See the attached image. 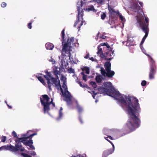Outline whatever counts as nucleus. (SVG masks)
I'll return each mask as SVG.
<instances>
[{"label":"nucleus","mask_w":157,"mask_h":157,"mask_svg":"<svg viewBox=\"0 0 157 157\" xmlns=\"http://www.w3.org/2000/svg\"><path fill=\"white\" fill-rule=\"evenodd\" d=\"M142 29L144 32L145 33V35L144 36V37L147 38L148 36V33H149V29L147 28V27H143L142 28Z\"/></svg>","instance_id":"obj_19"},{"label":"nucleus","mask_w":157,"mask_h":157,"mask_svg":"<svg viewBox=\"0 0 157 157\" xmlns=\"http://www.w3.org/2000/svg\"><path fill=\"white\" fill-rule=\"evenodd\" d=\"M20 154L21 156L23 157H32L31 156L28 154L25 153H21Z\"/></svg>","instance_id":"obj_30"},{"label":"nucleus","mask_w":157,"mask_h":157,"mask_svg":"<svg viewBox=\"0 0 157 157\" xmlns=\"http://www.w3.org/2000/svg\"><path fill=\"white\" fill-rule=\"evenodd\" d=\"M12 135L14 136V137L16 138H18V137L17 135L16 132L14 131H13L12 132Z\"/></svg>","instance_id":"obj_35"},{"label":"nucleus","mask_w":157,"mask_h":157,"mask_svg":"<svg viewBox=\"0 0 157 157\" xmlns=\"http://www.w3.org/2000/svg\"><path fill=\"white\" fill-rule=\"evenodd\" d=\"M3 150H9L12 152H15L20 150L21 151H24V148L22 147L21 143H16L15 146L11 145H5L2 146Z\"/></svg>","instance_id":"obj_7"},{"label":"nucleus","mask_w":157,"mask_h":157,"mask_svg":"<svg viewBox=\"0 0 157 157\" xmlns=\"http://www.w3.org/2000/svg\"><path fill=\"white\" fill-rule=\"evenodd\" d=\"M45 47L47 49L52 50L54 47V45L52 43H47L45 44Z\"/></svg>","instance_id":"obj_16"},{"label":"nucleus","mask_w":157,"mask_h":157,"mask_svg":"<svg viewBox=\"0 0 157 157\" xmlns=\"http://www.w3.org/2000/svg\"><path fill=\"white\" fill-rule=\"evenodd\" d=\"M112 146H113V148H112L111 149H114V145L113 144L112 145Z\"/></svg>","instance_id":"obj_62"},{"label":"nucleus","mask_w":157,"mask_h":157,"mask_svg":"<svg viewBox=\"0 0 157 157\" xmlns=\"http://www.w3.org/2000/svg\"><path fill=\"white\" fill-rule=\"evenodd\" d=\"M72 157H85L84 156L82 155L79 154L78 155H77L76 156H72Z\"/></svg>","instance_id":"obj_43"},{"label":"nucleus","mask_w":157,"mask_h":157,"mask_svg":"<svg viewBox=\"0 0 157 157\" xmlns=\"http://www.w3.org/2000/svg\"><path fill=\"white\" fill-rule=\"evenodd\" d=\"M81 70L82 71H85L86 73L88 74L90 73V69L89 67H84L81 68Z\"/></svg>","instance_id":"obj_21"},{"label":"nucleus","mask_w":157,"mask_h":157,"mask_svg":"<svg viewBox=\"0 0 157 157\" xmlns=\"http://www.w3.org/2000/svg\"><path fill=\"white\" fill-rule=\"evenodd\" d=\"M89 59L91 60L92 61H94V58L93 57H91L89 58Z\"/></svg>","instance_id":"obj_55"},{"label":"nucleus","mask_w":157,"mask_h":157,"mask_svg":"<svg viewBox=\"0 0 157 157\" xmlns=\"http://www.w3.org/2000/svg\"><path fill=\"white\" fill-rule=\"evenodd\" d=\"M145 40L144 39H142L141 42V43H140V46H141V45H142L144 43V41H145Z\"/></svg>","instance_id":"obj_48"},{"label":"nucleus","mask_w":157,"mask_h":157,"mask_svg":"<svg viewBox=\"0 0 157 157\" xmlns=\"http://www.w3.org/2000/svg\"><path fill=\"white\" fill-rule=\"evenodd\" d=\"M94 2H97L98 3H100L101 4L103 2L102 0H93Z\"/></svg>","instance_id":"obj_40"},{"label":"nucleus","mask_w":157,"mask_h":157,"mask_svg":"<svg viewBox=\"0 0 157 157\" xmlns=\"http://www.w3.org/2000/svg\"><path fill=\"white\" fill-rule=\"evenodd\" d=\"M17 139L15 140V141L16 143H21V141H22L21 137V138H17Z\"/></svg>","instance_id":"obj_31"},{"label":"nucleus","mask_w":157,"mask_h":157,"mask_svg":"<svg viewBox=\"0 0 157 157\" xmlns=\"http://www.w3.org/2000/svg\"><path fill=\"white\" fill-rule=\"evenodd\" d=\"M87 9L88 11H92L94 12L97 11V10L94 8V6H88Z\"/></svg>","instance_id":"obj_26"},{"label":"nucleus","mask_w":157,"mask_h":157,"mask_svg":"<svg viewBox=\"0 0 157 157\" xmlns=\"http://www.w3.org/2000/svg\"><path fill=\"white\" fill-rule=\"evenodd\" d=\"M79 120L80 122V123H81V124H82L83 123V121H82V119L81 117L80 116H79Z\"/></svg>","instance_id":"obj_51"},{"label":"nucleus","mask_w":157,"mask_h":157,"mask_svg":"<svg viewBox=\"0 0 157 157\" xmlns=\"http://www.w3.org/2000/svg\"><path fill=\"white\" fill-rule=\"evenodd\" d=\"M112 53V54L113 53V52H108V51H107L105 53H104V55L102 57V58H104L105 59H107L108 60H110L112 58H106L107 57H110L111 56V54Z\"/></svg>","instance_id":"obj_14"},{"label":"nucleus","mask_w":157,"mask_h":157,"mask_svg":"<svg viewBox=\"0 0 157 157\" xmlns=\"http://www.w3.org/2000/svg\"><path fill=\"white\" fill-rule=\"evenodd\" d=\"M112 48L110 47L109 48H108V50L107 51L108 52H112Z\"/></svg>","instance_id":"obj_50"},{"label":"nucleus","mask_w":157,"mask_h":157,"mask_svg":"<svg viewBox=\"0 0 157 157\" xmlns=\"http://www.w3.org/2000/svg\"><path fill=\"white\" fill-rule=\"evenodd\" d=\"M106 16V14L104 13L101 16V18L103 20L105 18Z\"/></svg>","instance_id":"obj_36"},{"label":"nucleus","mask_w":157,"mask_h":157,"mask_svg":"<svg viewBox=\"0 0 157 157\" xmlns=\"http://www.w3.org/2000/svg\"><path fill=\"white\" fill-rule=\"evenodd\" d=\"M46 75H43V76L47 80L48 87L50 91L52 90L51 86L54 85L58 90H59L58 85L57 84V79L52 76V73L50 72H48L47 70L45 71Z\"/></svg>","instance_id":"obj_4"},{"label":"nucleus","mask_w":157,"mask_h":157,"mask_svg":"<svg viewBox=\"0 0 157 157\" xmlns=\"http://www.w3.org/2000/svg\"><path fill=\"white\" fill-rule=\"evenodd\" d=\"M63 108L61 107L60 109L59 110V117L57 118L56 119L57 121H59L63 116V113H62V110Z\"/></svg>","instance_id":"obj_23"},{"label":"nucleus","mask_w":157,"mask_h":157,"mask_svg":"<svg viewBox=\"0 0 157 157\" xmlns=\"http://www.w3.org/2000/svg\"><path fill=\"white\" fill-rule=\"evenodd\" d=\"M112 146H113V148H112L111 149H114V145L113 144L112 145Z\"/></svg>","instance_id":"obj_63"},{"label":"nucleus","mask_w":157,"mask_h":157,"mask_svg":"<svg viewBox=\"0 0 157 157\" xmlns=\"http://www.w3.org/2000/svg\"><path fill=\"white\" fill-rule=\"evenodd\" d=\"M6 136H2L1 137V141L3 142H5L6 141Z\"/></svg>","instance_id":"obj_33"},{"label":"nucleus","mask_w":157,"mask_h":157,"mask_svg":"<svg viewBox=\"0 0 157 157\" xmlns=\"http://www.w3.org/2000/svg\"><path fill=\"white\" fill-rule=\"evenodd\" d=\"M62 87L65 90V92H64L63 90V92L62 93L63 96L66 98V101L68 105H71L72 104L71 95L70 92L67 90V88L66 85V82L64 81L63 82Z\"/></svg>","instance_id":"obj_8"},{"label":"nucleus","mask_w":157,"mask_h":157,"mask_svg":"<svg viewBox=\"0 0 157 157\" xmlns=\"http://www.w3.org/2000/svg\"><path fill=\"white\" fill-rule=\"evenodd\" d=\"M38 79L44 85H45L46 84L44 79L41 76H36Z\"/></svg>","instance_id":"obj_24"},{"label":"nucleus","mask_w":157,"mask_h":157,"mask_svg":"<svg viewBox=\"0 0 157 157\" xmlns=\"http://www.w3.org/2000/svg\"><path fill=\"white\" fill-rule=\"evenodd\" d=\"M30 154L31 155H32L33 156H34L36 155V152L34 151H31Z\"/></svg>","instance_id":"obj_45"},{"label":"nucleus","mask_w":157,"mask_h":157,"mask_svg":"<svg viewBox=\"0 0 157 157\" xmlns=\"http://www.w3.org/2000/svg\"><path fill=\"white\" fill-rule=\"evenodd\" d=\"M28 132H27V133L26 134H23L21 135V137H27V136H28Z\"/></svg>","instance_id":"obj_44"},{"label":"nucleus","mask_w":157,"mask_h":157,"mask_svg":"<svg viewBox=\"0 0 157 157\" xmlns=\"http://www.w3.org/2000/svg\"><path fill=\"white\" fill-rule=\"evenodd\" d=\"M60 68H58L56 66H54L53 69L52 73L55 76V78L57 79V84L58 85L59 89H60L61 91L63 92V89L61 87L60 83V81L59 79V77L58 76V75L60 74Z\"/></svg>","instance_id":"obj_9"},{"label":"nucleus","mask_w":157,"mask_h":157,"mask_svg":"<svg viewBox=\"0 0 157 157\" xmlns=\"http://www.w3.org/2000/svg\"><path fill=\"white\" fill-rule=\"evenodd\" d=\"M51 101H52V102L51 103V104L52 105V108H53L55 107V103L53 102V100L52 99Z\"/></svg>","instance_id":"obj_42"},{"label":"nucleus","mask_w":157,"mask_h":157,"mask_svg":"<svg viewBox=\"0 0 157 157\" xmlns=\"http://www.w3.org/2000/svg\"><path fill=\"white\" fill-rule=\"evenodd\" d=\"M109 12L111 14L114 15L115 13H116V12L112 8H110L109 9Z\"/></svg>","instance_id":"obj_27"},{"label":"nucleus","mask_w":157,"mask_h":157,"mask_svg":"<svg viewBox=\"0 0 157 157\" xmlns=\"http://www.w3.org/2000/svg\"><path fill=\"white\" fill-rule=\"evenodd\" d=\"M100 71L101 75L105 77L106 76L108 78H112L114 75L115 72L113 71L109 70V71H105L103 67L101 68Z\"/></svg>","instance_id":"obj_11"},{"label":"nucleus","mask_w":157,"mask_h":157,"mask_svg":"<svg viewBox=\"0 0 157 157\" xmlns=\"http://www.w3.org/2000/svg\"><path fill=\"white\" fill-rule=\"evenodd\" d=\"M78 83L80 85V86L83 87H84V86L82 85L81 82L78 81Z\"/></svg>","instance_id":"obj_47"},{"label":"nucleus","mask_w":157,"mask_h":157,"mask_svg":"<svg viewBox=\"0 0 157 157\" xmlns=\"http://www.w3.org/2000/svg\"><path fill=\"white\" fill-rule=\"evenodd\" d=\"M146 55L150 59V69L149 77V79H152L154 78L155 75L156 73L157 70V66L156 64L155 61L152 57L148 54H146Z\"/></svg>","instance_id":"obj_5"},{"label":"nucleus","mask_w":157,"mask_h":157,"mask_svg":"<svg viewBox=\"0 0 157 157\" xmlns=\"http://www.w3.org/2000/svg\"><path fill=\"white\" fill-rule=\"evenodd\" d=\"M101 78L102 76L101 75H97L96 77L95 80L97 82L100 83L102 81Z\"/></svg>","instance_id":"obj_25"},{"label":"nucleus","mask_w":157,"mask_h":157,"mask_svg":"<svg viewBox=\"0 0 157 157\" xmlns=\"http://www.w3.org/2000/svg\"><path fill=\"white\" fill-rule=\"evenodd\" d=\"M106 36L104 35H102L100 36V38L103 39H105L106 38Z\"/></svg>","instance_id":"obj_49"},{"label":"nucleus","mask_w":157,"mask_h":157,"mask_svg":"<svg viewBox=\"0 0 157 157\" xmlns=\"http://www.w3.org/2000/svg\"><path fill=\"white\" fill-rule=\"evenodd\" d=\"M7 105L9 109H11L12 108V107L11 106L7 104Z\"/></svg>","instance_id":"obj_59"},{"label":"nucleus","mask_w":157,"mask_h":157,"mask_svg":"<svg viewBox=\"0 0 157 157\" xmlns=\"http://www.w3.org/2000/svg\"><path fill=\"white\" fill-rule=\"evenodd\" d=\"M90 84L93 87L95 88L97 87V85L96 82H94L91 81L90 82Z\"/></svg>","instance_id":"obj_28"},{"label":"nucleus","mask_w":157,"mask_h":157,"mask_svg":"<svg viewBox=\"0 0 157 157\" xmlns=\"http://www.w3.org/2000/svg\"><path fill=\"white\" fill-rule=\"evenodd\" d=\"M119 17H120V18L121 19V20L122 21H123V16L121 15H119Z\"/></svg>","instance_id":"obj_52"},{"label":"nucleus","mask_w":157,"mask_h":157,"mask_svg":"<svg viewBox=\"0 0 157 157\" xmlns=\"http://www.w3.org/2000/svg\"><path fill=\"white\" fill-rule=\"evenodd\" d=\"M2 150H3V149L2 146L1 147H0V151Z\"/></svg>","instance_id":"obj_64"},{"label":"nucleus","mask_w":157,"mask_h":157,"mask_svg":"<svg viewBox=\"0 0 157 157\" xmlns=\"http://www.w3.org/2000/svg\"><path fill=\"white\" fill-rule=\"evenodd\" d=\"M137 22L136 24L137 26L139 27H141V28L143 27H147L148 28V18L145 17V20L146 23L142 21V17H141L137 16L136 17Z\"/></svg>","instance_id":"obj_10"},{"label":"nucleus","mask_w":157,"mask_h":157,"mask_svg":"<svg viewBox=\"0 0 157 157\" xmlns=\"http://www.w3.org/2000/svg\"><path fill=\"white\" fill-rule=\"evenodd\" d=\"M83 6L82 2L81 1L80 2H78L77 6L78 11V14L77 15V20L75 22L74 27H77L78 31L80 30L81 27L83 25V10L81 9Z\"/></svg>","instance_id":"obj_3"},{"label":"nucleus","mask_w":157,"mask_h":157,"mask_svg":"<svg viewBox=\"0 0 157 157\" xmlns=\"http://www.w3.org/2000/svg\"><path fill=\"white\" fill-rule=\"evenodd\" d=\"M98 51H97V54L99 55V54L100 55V56L102 58V57L103 56L104 53H103V52L102 50V49L101 48H100V47L99 46L98 47Z\"/></svg>","instance_id":"obj_18"},{"label":"nucleus","mask_w":157,"mask_h":157,"mask_svg":"<svg viewBox=\"0 0 157 157\" xmlns=\"http://www.w3.org/2000/svg\"><path fill=\"white\" fill-rule=\"evenodd\" d=\"M6 2H3L1 4V6L2 8H4L6 6Z\"/></svg>","instance_id":"obj_38"},{"label":"nucleus","mask_w":157,"mask_h":157,"mask_svg":"<svg viewBox=\"0 0 157 157\" xmlns=\"http://www.w3.org/2000/svg\"><path fill=\"white\" fill-rule=\"evenodd\" d=\"M105 46H106L108 48H110V46L108 44V43L106 44V45H105Z\"/></svg>","instance_id":"obj_54"},{"label":"nucleus","mask_w":157,"mask_h":157,"mask_svg":"<svg viewBox=\"0 0 157 157\" xmlns=\"http://www.w3.org/2000/svg\"><path fill=\"white\" fill-rule=\"evenodd\" d=\"M67 71L69 73H74L75 72L74 70L72 68H69Z\"/></svg>","instance_id":"obj_32"},{"label":"nucleus","mask_w":157,"mask_h":157,"mask_svg":"<svg viewBox=\"0 0 157 157\" xmlns=\"http://www.w3.org/2000/svg\"><path fill=\"white\" fill-rule=\"evenodd\" d=\"M65 29H63L61 32L62 37V44L63 46L61 51L62 55L63 56H66V53L68 54V56L70 58L71 56L70 52L71 51L72 46L71 45V43L73 42L74 40V38L71 37L70 38H69L67 41L64 42Z\"/></svg>","instance_id":"obj_2"},{"label":"nucleus","mask_w":157,"mask_h":157,"mask_svg":"<svg viewBox=\"0 0 157 157\" xmlns=\"http://www.w3.org/2000/svg\"><path fill=\"white\" fill-rule=\"evenodd\" d=\"M81 74L83 76H84V75H85V74L84 73V72L83 71L82 72H81Z\"/></svg>","instance_id":"obj_60"},{"label":"nucleus","mask_w":157,"mask_h":157,"mask_svg":"<svg viewBox=\"0 0 157 157\" xmlns=\"http://www.w3.org/2000/svg\"><path fill=\"white\" fill-rule=\"evenodd\" d=\"M36 134V133H34L33 134H32L30 135H29L28 136H27V137H21L22 139V141H21V142L23 143H23L25 142L26 141V140L28 139H31L33 136H34V135Z\"/></svg>","instance_id":"obj_15"},{"label":"nucleus","mask_w":157,"mask_h":157,"mask_svg":"<svg viewBox=\"0 0 157 157\" xmlns=\"http://www.w3.org/2000/svg\"><path fill=\"white\" fill-rule=\"evenodd\" d=\"M33 22V21H31L30 22H29L28 23L27 26L28 27V28L29 29H31L32 28V22Z\"/></svg>","instance_id":"obj_34"},{"label":"nucleus","mask_w":157,"mask_h":157,"mask_svg":"<svg viewBox=\"0 0 157 157\" xmlns=\"http://www.w3.org/2000/svg\"><path fill=\"white\" fill-rule=\"evenodd\" d=\"M33 140L31 139H30L28 140H26L25 142L23 143V144L25 146H29L30 144H33Z\"/></svg>","instance_id":"obj_20"},{"label":"nucleus","mask_w":157,"mask_h":157,"mask_svg":"<svg viewBox=\"0 0 157 157\" xmlns=\"http://www.w3.org/2000/svg\"><path fill=\"white\" fill-rule=\"evenodd\" d=\"M64 77L62 75L60 79L61 80H63V79L64 78Z\"/></svg>","instance_id":"obj_58"},{"label":"nucleus","mask_w":157,"mask_h":157,"mask_svg":"<svg viewBox=\"0 0 157 157\" xmlns=\"http://www.w3.org/2000/svg\"><path fill=\"white\" fill-rule=\"evenodd\" d=\"M127 40L128 42H129L130 43H132L133 41V39L132 37H130L128 36L127 37Z\"/></svg>","instance_id":"obj_29"},{"label":"nucleus","mask_w":157,"mask_h":157,"mask_svg":"<svg viewBox=\"0 0 157 157\" xmlns=\"http://www.w3.org/2000/svg\"><path fill=\"white\" fill-rule=\"evenodd\" d=\"M132 8L133 9L134 12H138L140 8L137 3H134L132 6Z\"/></svg>","instance_id":"obj_13"},{"label":"nucleus","mask_w":157,"mask_h":157,"mask_svg":"<svg viewBox=\"0 0 157 157\" xmlns=\"http://www.w3.org/2000/svg\"><path fill=\"white\" fill-rule=\"evenodd\" d=\"M147 84V82L145 80L143 81L141 83V85L143 86H145Z\"/></svg>","instance_id":"obj_39"},{"label":"nucleus","mask_w":157,"mask_h":157,"mask_svg":"<svg viewBox=\"0 0 157 157\" xmlns=\"http://www.w3.org/2000/svg\"><path fill=\"white\" fill-rule=\"evenodd\" d=\"M107 137L109 138L110 140H113V138L111 136H108Z\"/></svg>","instance_id":"obj_57"},{"label":"nucleus","mask_w":157,"mask_h":157,"mask_svg":"<svg viewBox=\"0 0 157 157\" xmlns=\"http://www.w3.org/2000/svg\"><path fill=\"white\" fill-rule=\"evenodd\" d=\"M111 63L109 62H107L105 63L104 67L105 68L106 71L111 70Z\"/></svg>","instance_id":"obj_17"},{"label":"nucleus","mask_w":157,"mask_h":157,"mask_svg":"<svg viewBox=\"0 0 157 157\" xmlns=\"http://www.w3.org/2000/svg\"><path fill=\"white\" fill-rule=\"evenodd\" d=\"M30 147V148L27 147V148L29 149H32V150H34L35 148L33 145H32V144H30V145L29 146Z\"/></svg>","instance_id":"obj_37"},{"label":"nucleus","mask_w":157,"mask_h":157,"mask_svg":"<svg viewBox=\"0 0 157 157\" xmlns=\"http://www.w3.org/2000/svg\"><path fill=\"white\" fill-rule=\"evenodd\" d=\"M102 87L98 88L99 92L115 98L121 104L125 105L127 109L128 114L130 115V119L126 124L127 128L131 131L134 130L140 126V121L135 115V113L140 109V105L138 99L134 98L132 101L130 97L122 94L118 91L115 90L112 87L108 84V82L103 84Z\"/></svg>","instance_id":"obj_1"},{"label":"nucleus","mask_w":157,"mask_h":157,"mask_svg":"<svg viewBox=\"0 0 157 157\" xmlns=\"http://www.w3.org/2000/svg\"><path fill=\"white\" fill-rule=\"evenodd\" d=\"M114 152V149H109L105 150L103 152L102 157H107Z\"/></svg>","instance_id":"obj_12"},{"label":"nucleus","mask_w":157,"mask_h":157,"mask_svg":"<svg viewBox=\"0 0 157 157\" xmlns=\"http://www.w3.org/2000/svg\"><path fill=\"white\" fill-rule=\"evenodd\" d=\"M50 98L47 94H44L40 98V102L42 105L43 106L44 113L48 112L50 110L49 106L52 101L48 102Z\"/></svg>","instance_id":"obj_6"},{"label":"nucleus","mask_w":157,"mask_h":157,"mask_svg":"<svg viewBox=\"0 0 157 157\" xmlns=\"http://www.w3.org/2000/svg\"><path fill=\"white\" fill-rule=\"evenodd\" d=\"M139 3L140 4V5L141 6H143V3L142 2H139Z\"/></svg>","instance_id":"obj_56"},{"label":"nucleus","mask_w":157,"mask_h":157,"mask_svg":"<svg viewBox=\"0 0 157 157\" xmlns=\"http://www.w3.org/2000/svg\"><path fill=\"white\" fill-rule=\"evenodd\" d=\"M87 76V75H84V76H83L82 77L83 80H84L85 81H86L87 80V79H86Z\"/></svg>","instance_id":"obj_41"},{"label":"nucleus","mask_w":157,"mask_h":157,"mask_svg":"<svg viewBox=\"0 0 157 157\" xmlns=\"http://www.w3.org/2000/svg\"><path fill=\"white\" fill-rule=\"evenodd\" d=\"M76 109L79 113L80 114L82 112V108L78 103L77 104Z\"/></svg>","instance_id":"obj_22"},{"label":"nucleus","mask_w":157,"mask_h":157,"mask_svg":"<svg viewBox=\"0 0 157 157\" xmlns=\"http://www.w3.org/2000/svg\"><path fill=\"white\" fill-rule=\"evenodd\" d=\"M107 141H108L111 144V145L113 144L111 141L109 140H107Z\"/></svg>","instance_id":"obj_61"},{"label":"nucleus","mask_w":157,"mask_h":157,"mask_svg":"<svg viewBox=\"0 0 157 157\" xmlns=\"http://www.w3.org/2000/svg\"><path fill=\"white\" fill-rule=\"evenodd\" d=\"M132 44H131V43H130L129 42H128V41L127 40V43L126 44V46H130L132 45Z\"/></svg>","instance_id":"obj_46"},{"label":"nucleus","mask_w":157,"mask_h":157,"mask_svg":"<svg viewBox=\"0 0 157 157\" xmlns=\"http://www.w3.org/2000/svg\"><path fill=\"white\" fill-rule=\"evenodd\" d=\"M89 53H88L84 57V58L85 59H88L89 58Z\"/></svg>","instance_id":"obj_53"}]
</instances>
